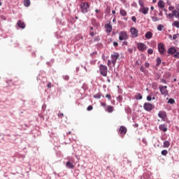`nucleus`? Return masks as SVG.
<instances>
[{"label":"nucleus","instance_id":"1","mask_svg":"<svg viewBox=\"0 0 179 179\" xmlns=\"http://www.w3.org/2000/svg\"><path fill=\"white\" fill-rule=\"evenodd\" d=\"M111 60H108V66L109 68H111V64H113V66H115V64H117V60L120 59V53L118 52H113L110 55Z\"/></svg>","mask_w":179,"mask_h":179},{"label":"nucleus","instance_id":"2","mask_svg":"<svg viewBox=\"0 0 179 179\" xmlns=\"http://www.w3.org/2000/svg\"><path fill=\"white\" fill-rule=\"evenodd\" d=\"M107 66L103 64L99 65V72L102 76H107Z\"/></svg>","mask_w":179,"mask_h":179},{"label":"nucleus","instance_id":"3","mask_svg":"<svg viewBox=\"0 0 179 179\" xmlns=\"http://www.w3.org/2000/svg\"><path fill=\"white\" fill-rule=\"evenodd\" d=\"M158 51L161 55H164L166 54V48H164V44L159 43L158 44Z\"/></svg>","mask_w":179,"mask_h":179},{"label":"nucleus","instance_id":"4","mask_svg":"<svg viewBox=\"0 0 179 179\" xmlns=\"http://www.w3.org/2000/svg\"><path fill=\"white\" fill-rule=\"evenodd\" d=\"M80 8L83 13H87V9L90 8V6L89 5V3H82L80 4Z\"/></svg>","mask_w":179,"mask_h":179},{"label":"nucleus","instance_id":"5","mask_svg":"<svg viewBox=\"0 0 179 179\" xmlns=\"http://www.w3.org/2000/svg\"><path fill=\"white\" fill-rule=\"evenodd\" d=\"M119 40L120 41H124V40H128V34H127L126 31H122L119 34Z\"/></svg>","mask_w":179,"mask_h":179},{"label":"nucleus","instance_id":"6","mask_svg":"<svg viewBox=\"0 0 179 179\" xmlns=\"http://www.w3.org/2000/svg\"><path fill=\"white\" fill-rule=\"evenodd\" d=\"M159 89L162 94H164V96H167V94H169V91H167V86L159 85Z\"/></svg>","mask_w":179,"mask_h":179},{"label":"nucleus","instance_id":"7","mask_svg":"<svg viewBox=\"0 0 179 179\" xmlns=\"http://www.w3.org/2000/svg\"><path fill=\"white\" fill-rule=\"evenodd\" d=\"M125 134H127V127L124 126H121L119 129V135L121 136V138H124L125 136Z\"/></svg>","mask_w":179,"mask_h":179},{"label":"nucleus","instance_id":"8","mask_svg":"<svg viewBox=\"0 0 179 179\" xmlns=\"http://www.w3.org/2000/svg\"><path fill=\"white\" fill-rule=\"evenodd\" d=\"M137 48H138V50L141 51V52H143V51L147 50L148 47L143 43H138L137 44Z\"/></svg>","mask_w":179,"mask_h":179},{"label":"nucleus","instance_id":"9","mask_svg":"<svg viewBox=\"0 0 179 179\" xmlns=\"http://www.w3.org/2000/svg\"><path fill=\"white\" fill-rule=\"evenodd\" d=\"M143 107L144 110L146 111H152V110H153V105H152V103H145Z\"/></svg>","mask_w":179,"mask_h":179},{"label":"nucleus","instance_id":"10","mask_svg":"<svg viewBox=\"0 0 179 179\" xmlns=\"http://www.w3.org/2000/svg\"><path fill=\"white\" fill-rule=\"evenodd\" d=\"M130 32L131 33L132 37H136L138 36V29H136V28L131 27Z\"/></svg>","mask_w":179,"mask_h":179},{"label":"nucleus","instance_id":"11","mask_svg":"<svg viewBox=\"0 0 179 179\" xmlns=\"http://www.w3.org/2000/svg\"><path fill=\"white\" fill-rule=\"evenodd\" d=\"M17 25L20 29H25L26 27V24H24V22L22 21V20H18Z\"/></svg>","mask_w":179,"mask_h":179},{"label":"nucleus","instance_id":"12","mask_svg":"<svg viewBox=\"0 0 179 179\" xmlns=\"http://www.w3.org/2000/svg\"><path fill=\"white\" fill-rule=\"evenodd\" d=\"M105 27L106 29L107 33H111V31H113V26H111V24L110 22L107 23L105 25Z\"/></svg>","mask_w":179,"mask_h":179},{"label":"nucleus","instance_id":"13","mask_svg":"<svg viewBox=\"0 0 179 179\" xmlns=\"http://www.w3.org/2000/svg\"><path fill=\"white\" fill-rule=\"evenodd\" d=\"M90 36H91L92 37H94V36L97 34V31H96V29H94V28H93V27H90Z\"/></svg>","mask_w":179,"mask_h":179},{"label":"nucleus","instance_id":"14","mask_svg":"<svg viewBox=\"0 0 179 179\" xmlns=\"http://www.w3.org/2000/svg\"><path fill=\"white\" fill-rule=\"evenodd\" d=\"M140 12L143 13V15H148L149 12V8L148 7H141L140 9Z\"/></svg>","mask_w":179,"mask_h":179},{"label":"nucleus","instance_id":"15","mask_svg":"<svg viewBox=\"0 0 179 179\" xmlns=\"http://www.w3.org/2000/svg\"><path fill=\"white\" fill-rule=\"evenodd\" d=\"M145 38H147L148 40H150V38H152V37H153V33H152L151 31H148L145 35Z\"/></svg>","mask_w":179,"mask_h":179},{"label":"nucleus","instance_id":"16","mask_svg":"<svg viewBox=\"0 0 179 179\" xmlns=\"http://www.w3.org/2000/svg\"><path fill=\"white\" fill-rule=\"evenodd\" d=\"M66 166L67 167V169H74L75 168V166L73 165V164L69 161L66 162Z\"/></svg>","mask_w":179,"mask_h":179},{"label":"nucleus","instance_id":"17","mask_svg":"<svg viewBox=\"0 0 179 179\" xmlns=\"http://www.w3.org/2000/svg\"><path fill=\"white\" fill-rule=\"evenodd\" d=\"M158 116L159 117V118H166V112L159 111L158 113Z\"/></svg>","mask_w":179,"mask_h":179},{"label":"nucleus","instance_id":"18","mask_svg":"<svg viewBox=\"0 0 179 179\" xmlns=\"http://www.w3.org/2000/svg\"><path fill=\"white\" fill-rule=\"evenodd\" d=\"M176 10L172 11V13H169V14H166L167 17H169V19H173V17H174V16H176Z\"/></svg>","mask_w":179,"mask_h":179},{"label":"nucleus","instance_id":"19","mask_svg":"<svg viewBox=\"0 0 179 179\" xmlns=\"http://www.w3.org/2000/svg\"><path fill=\"white\" fill-rule=\"evenodd\" d=\"M177 50L175 48H171L168 50V54H176Z\"/></svg>","mask_w":179,"mask_h":179},{"label":"nucleus","instance_id":"20","mask_svg":"<svg viewBox=\"0 0 179 179\" xmlns=\"http://www.w3.org/2000/svg\"><path fill=\"white\" fill-rule=\"evenodd\" d=\"M158 7L160 8L161 9H164V1H163L162 0H160L158 2Z\"/></svg>","mask_w":179,"mask_h":179},{"label":"nucleus","instance_id":"21","mask_svg":"<svg viewBox=\"0 0 179 179\" xmlns=\"http://www.w3.org/2000/svg\"><path fill=\"white\" fill-rule=\"evenodd\" d=\"M159 129H160V131H163L164 132H166L167 131V127H166V125L164 124L159 125Z\"/></svg>","mask_w":179,"mask_h":179},{"label":"nucleus","instance_id":"22","mask_svg":"<svg viewBox=\"0 0 179 179\" xmlns=\"http://www.w3.org/2000/svg\"><path fill=\"white\" fill-rule=\"evenodd\" d=\"M107 111H108V113H113V111H114V107L112 106H108Z\"/></svg>","mask_w":179,"mask_h":179},{"label":"nucleus","instance_id":"23","mask_svg":"<svg viewBox=\"0 0 179 179\" xmlns=\"http://www.w3.org/2000/svg\"><path fill=\"white\" fill-rule=\"evenodd\" d=\"M172 26L173 27H177L178 29H179V21H174L172 23Z\"/></svg>","mask_w":179,"mask_h":179},{"label":"nucleus","instance_id":"24","mask_svg":"<svg viewBox=\"0 0 179 179\" xmlns=\"http://www.w3.org/2000/svg\"><path fill=\"white\" fill-rule=\"evenodd\" d=\"M30 0H24V5L26 6V7H29L30 6Z\"/></svg>","mask_w":179,"mask_h":179},{"label":"nucleus","instance_id":"25","mask_svg":"<svg viewBox=\"0 0 179 179\" xmlns=\"http://www.w3.org/2000/svg\"><path fill=\"white\" fill-rule=\"evenodd\" d=\"M120 13L122 16H127V11L124 9H120Z\"/></svg>","mask_w":179,"mask_h":179},{"label":"nucleus","instance_id":"26","mask_svg":"<svg viewBox=\"0 0 179 179\" xmlns=\"http://www.w3.org/2000/svg\"><path fill=\"white\" fill-rule=\"evenodd\" d=\"M164 29V25H163V24H159L157 26L158 31H162V30H163Z\"/></svg>","mask_w":179,"mask_h":179},{"label":"nucleus","instance_id":"27","mask_svg":"<svg viewBox=\"0 0 179 179\" xmlns=\"http://www.w3.org/2000/svg\"><path fill=\"white\" fill-rule=\"evenodd\" d=\"M161 154L162 155V156H167V155L169 154V151H167V150H163L161 152Z\"/></svg>","mask_w":179,"mask_h":179},{"label":"nucleus","instance_id":"28","mask_svg":"<svg viewBox=\"0 0 179 179\" xmlns=\"http://www.w3.org/2000/svg\"><path fill=\"white\" fill-rule=\"evenodd\" d=\"M151 19H152V22H159V20H160V19L159 17H155V16L151 17Z\"/></svg>","mask_w":179,"mask_h":179},{"label":"nucleus","instance_id":"29","mask_svg":"<svg viewBox=\"0 0 179 179\" xmlns=\"http://www.w3.org/2000/svg\"><path fill=\"white\" fill-rule=\"evenodd\" d=\"M174 103H176V101L173 98L169 99L168 101L169 104H174Z\"/></svg>","mask_w":179,"mask_h":179},{"label":"nucleus","instance_id":"30","mask_svg":"<svg viewBox=\"0 0 179 179\" xmlns=\"http://www.w3.org/2000/svg\"><path fill=\"white\" fill-rule=\"evenodd\" d=\"M170 146V142L166 141L164 142V148H169Z\"/></svg>","mask_w":179,"mask_h":179},{"label":"nucleus","instance_id":"31","mask_svg":"<svg viewBox=\"0 0 179 179\" xmlns=\"http://www.w3.org/2000/svg\"><path fill=\"white\" fill-rule=\"evenodd\" d=\"M162 64V59L160 57H157V66H159Z\"/></svg>","mask_w":179,"mask_h":179},{"label":"nucleus","instance_id":"32","mask_svg":"<svg viewBox=\"0 0 179 179\" xmlns=\"http://www.w3.org/2000/svg\"><path fill=\"white\" fill-rule=\"evenodd\" d=\"M101 93H98V94H96L95 95H94V99H101Z\"/></svg>","mask_w":179,"mask_h":179},{"label":"nucleus","instance_id":"33","mask_svg":"<svg viewBox=\"0 0 179 179\" xmlns=\"http://www.w3.org/2000/svg\"><path fill=\"white\" fill-rule=\"evenodd\" d=\"M136 100H142V95L141 94H137L136 95Z\"/></svg>","mask_w":179,"mask_h":179},{"label":"nucleus","instance_id":"34","mask_svg":"<svg viewBox=\"0 0 179 179\" xmlns=\"http://www.w3.org/2000/svg\"><path fill=\"white\" fill-rule=\"evenodd\" d=\"M148 53L150 54V55H152V54H153V49H152V48L148 49Z\"/></svg>","mask_w":179,"mask_h":179},{"label":"nucleus","instance_id":"35","mask_svg":"<svg viewBox=\"0 0 179 179\" xmlns=\"http://www.w3.org/2000/svg\"><path fill=\"white\" fill-rule=\"evenodd\" d=\"M178 36H179V34H174V35L173 36V40H176V38H178Z\"/></svg>","mask_w":179,"mask_h":179},{"label":"nucleus","instance_id":"36","mask_svg":"<svg viewBox=\"0 0 179 179\" xmlns=\"http://www.w3.org/2000/svg\"><path fill=\"white\" fill-rule=\"evenodd\" d=\"M87 110L88 111H92V110H93V106H89L87 108Z\"/></svg>","mask_w":179,"mask_h":179},{"label":"nucleus","instance_id":"37","mask_svg":"<svg viewBox=\"0 0 179 179\" xmlns=\"http://www.w3.org/2000/svg\"><path fill=\"white\" fill-rule=\"evenodd\" d=\"M131 20H132L133 22H134V23H136V17L132 16V17H131Z\"/></svg>","mask_w":179,"mask_h":179},{"label":"nucleus","instance_id":"38","mask_svg":"<svg viewBox=\"0 0 179 179\" xmlns=\"http://www.w3.org/2000/svg\"><path fill=\"white\" fill-rule=\"evenodd\" d=\"M106 99H108V100H111V94H107L106 95Z\"/></svg>","mask_w":179,"mask_h":179},{"label":"nucleus","instance_id":"39","mask_svg":"<svg viewBox=\"0 0 179 179\" xmlns=\"http://www.w3.org/2000/svg\"><path fill=\"white\" fill-rule=\"evenodd\" d=\"M147 100H148V101H152V96L148 95V96H147Z\"/></svg>","mask_w":179,"mask_h":179},{"label":"nucleus","instance_id":"40","mask_svg":"<svg viewBox=\"0 0 179 179\" xmlns=\"http://www.w3.org/2000/svg\"><path fill=\"white\" fill-rule=\"evenodd\" d=\"M58 117H59V118H63L64 117V113H58Z\"/></svg>","mask_w":179,"mask_h":179},{"label":"nucleus","instance_id":"41","mask_svg":"<svg viewBox=\"0 0 179 179\" xmlns=\"http://www.w3.org/2000/svg\"><path fill=\"white\" fill-rule=\"evenodd\" d=\"M140 71H141V72H145V68L143 67V66H141L140 67Z\"/></svg>","mask_w":179,"mask_h":179},{"label":"nucleus","instance_id":"42","mask_svg":"<svg viewBox=\"0 0 179 179\" xmlns=\"http://www.w3.org/2000/svg\"><path fill=\"white\" fill-rule=\"evenodd\" d=\"M169 10H170V11H172L173 12V10H174V6H169Z\"/></svg>","mask_w":179,"mask_h":179},{"label":"nucleus","instance_id":"43","mask_svg":"<svg viewBox=\"0 0 179 179\" xmlns=\"http://www.w3.org/2000/svg\"><path fill=\"white\" fill-rule=\"evenodd\" d=\"M149 66H150V64H149L148 62H145V68H149Z\"/></svg>","mask_w":179,"mask_h":179},{"label":"nucleus","instance_id":"44","mask_svg":"<svg viewBox=\"0 0 179 179\" xmlns=\"http://www.w3.org/2000/svg\"><path fill=\"white\" fill-rule=\"evenodd\" d=\"M175 58H179V52L174 55Z\"/></svg>","mask_w":179,"mask_h":179},{"label":"nucleus","instance_id":"45","mask_svg":"<svg viewBox=\"0 0 179 179\" xmlns=\"http://www.w3.org/2000/svg\"><path fill=\"white\" fill-rule=\"evenodd\" d=\"M113 45H114L115 47H118V43H117V42H114V43H113Z\"/></svg>","mask_w":179,"mask_h":179},{"label":"nucleus","instance_id":"46","mask_svg":"<svg viewBox=\"0 0 179 179\" xmlns=\"http://www.w3.org/2000/svg\"><path fill=\"white\" fill-rule=\"evenodd\" d=\"M48 89H51V87H52L51 83H49L48 84Z\"/></svg>","mask_w":179,"mask_h":179},{"label":"nucleus","instance_id":"47","mask_svg":"<svg viewBox=\"0 0 179 179\" xmlns=\"http://www.w3.org/2000/svg\"><path fill=\"white\" fill-rule=\"evenodd\" d=\"M94 41H100V38L96 37V38H94Z\"/></svg>","mask_w":179,"mask_h":179},{"label":"nucleus","instance_id":"48","mask_svg":"<svg viewBox=\"0 0 179 179\" xmlns=\"http://www.w3.org/2000/svg\"><path fill=\"white\" fill-rule=\"evenodd\" d=\"M101 106H102L103 107H106V106H107V103H101Z\"/></svg>","mask_w":179,"mask_h":179},{"label":"nucleus","instance_id":"49","mask_svg":"<svg viewBox=\"0 0 179 179\" xmlns=\"http://www.w3.org/2000/svg\"><path fill=\"white\" fill-rule=\"evenodd\" d=\"M123 45H128V42L124 41V42H123Z\"/></svg>","mask_w":179,"mask_h":179},{"label":"nucleus","instance_id":"50","mask_svg":"<svg viewBox=\"0 0 179 179\" xmlns=\"http://www.w3.org/2000/svg\"><path fill=\"white\" fill-rule=\"evenodd\" d=\"M136 65H141V63L139 62V61H136Z\"/></svg>","mask_w":179,"mask_h":179},{"label":"nucleus","instance_id":"51","mask_svg":"<svg viewBox=\"0 0 179 179\" xmlns=\"http://www.w3.org/2000/svg\"><path fill=\"white\" fill-rule=\"evenodd\" d=\"M150 9H151V10H155V7L151 6V7H150Z\"/></svg>","mask_w":179,"mask_h":179},{"label":"nucleus","instance_id":"52","mask_svg":"<svg viewBox=\"0 0 179 179\" xmlns=\"http://www.w3.org/2000/svg\"><path fill=\"white\" fill-rule=\"evenodd\" d=\"M157 0H152V2L154 3H156V1H157Z\"/></svg>","mask_w":179,"mask_h":179},{"label":"nucleus","instance_id":"53","mask_svg":"<svg viewBox=\"0 0 179 179\" xmlns=\"http://www.w3.org/2000/svg\"><path fill=\"white\" fill-rule=\"evenodd\" d=\"M112 13H113V15H115V10H113V11H112Z\"/></svg>","mask_w":179,"mask_h":179},{"label":"nucleus","instance_id":"54","mask_svg":"<svg viewBox=\"0 0 179 179\" xmlns=\"http://www.w3.org/2000/svg\"><path fill=\"white\" fill-rule=\"evenodd\" d=\"M173 82H177V78H174Z\"/></svg>","mask_w":179,"mask_h":179},{"label":"nucleus","instance_id":"55","mask_svg":"<svg viewBox=\"0 0 179 179\" xmlns=\"http://www.w3.org/2000/svg\"><path fill=\"white\" fill-rule=\"evenodd\" d=\"M0 6H2V1H0Z\"/></svg>","mask_w":179,"mask_h":179},{"label":"nucleus","instance_id":"56","mask_svg":"<svg viewBox=\"0 0 179 179\" xmlns=\"http://www.w3.org/2000/svg\"><path fill=\"white\" fill-rule=\"evenodd\" d=\"M95 12H96V13H99V10L96 9V10H95Z\"/></svg>","mask_w":179,"mask_h":179},{"label":"nucleus","instance_id":"57","mask_svg":"<svg viewBox=\"0 0 179 179\" xmlns=\"http://www.w3.org/2000/svg\"><path fill=\"white\" fill-rule=\"evenodd\" d=\"M69 135H71V134H72V132L71 131H69Z\"/></svg>","mask_w":179,"mask_h":179},{"label":"nucleus","instance_id":"58","mask_svg":"<svg viewBox=\"0 0 179 179\" xmlns=\"http://www.w3.org/2000/svg\"><path fill=\"white\" fill-rule=\"evenodd\" d=\"M155 99H156V98H155V96L152 97V100H155Z\"/></svg>","mask_w":179,"mask_h":179},{"label":"nucleus","instance_id":"59","mask_svg":"<svg viewBox=\"0 0 179 179\" xmlns=\"http://www.w3.org/2000/svg\"><path fill=\"white\" fill-rule=\"evenodd\" d=\"M140 6H143V5H142V3H140Z\"/></svg>","mask_w":179,"mask_h":179},{"label":"nucleus","instance_id":"60","mask_svg":"<svg viewBox=\"0 0 179 179\" xmlns=\"http://www.w3.org/2000/svg\"><path fill=\"white\" fill-rule=\"evenodd\" d=\"M76 19H78V17H76Z\"/></svg>","mask_w":179,"mask_h":179},{"label":"nucleus","instance_id":"61","mask_svg":"<svg viewBox=\"0 0 179 179\" xmlns=\"http://www.w3.org/2000/svg\"><path fill=\"white\" fill-rule=\"evenodd\" d=\"M178 85H179V83H178Z\"/></svg>","mask_w":179,"mask_h":179}]
</instances>
